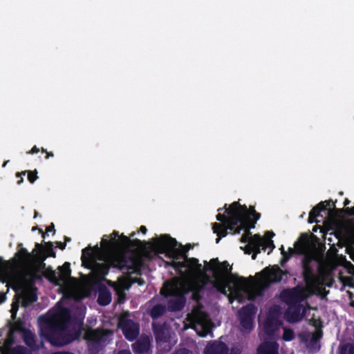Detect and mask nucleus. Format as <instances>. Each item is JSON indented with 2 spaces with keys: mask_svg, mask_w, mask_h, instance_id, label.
<instances>
[{
  "mask_svg": "<svg viewBox=\"0 0 354 354\" xmlns=\"http://www.w3.org/2000/svg\"><path fill=\"white\" fill-rule=\"evenodd\" d=\"M324 205L325 206V208H326V205H328V203H326V205L324 204Z\"/></svg>",
  "mask_w": 354,
  "mask_h": 354,
  "instance_id": "c03bdc74",
  "label": "nucleus"
},
{
  "mask_svg": "<svg viewBox=\"0 0 354 354\" xmlns=\"http://www.w3.org/2000/svg\"><path fill=\"white\" fill-rule=\"evenodd\" d=\"M80 325L70 319L69 311L57 307L41 326V334L53 345L64 346L80 335Z\"/></svg>",
  "mask_w": 354,
  "mask_h": 354,
  "instance_id": "423d86ee",
  "label": "nucleus"
},
{
  "mask_svg": "<svg viewBox=\"0 0 354 354\" xmlns=\"http://www.w3.org/2000/svg\"><path fill=\"white\" fill-rule=\"evenodd\" d=\"M175 354H192V352L187 349H181L178 351Z\"/></svg>",
  "mask_w": 354,
  "mask_h": 354,
  "instance_id": "cd10ccee",
  "label": "nucleus"
},
{
  "mask_svg": "<svg viewBox=\"0 0 354 354\" xmlns=\"http://www.w3.org/2000/svg\"><path fill=\"white\" fill-rule=\"evenodd\" d=\"M14 328H10L8 332V337L6 341L5 345L1 349V354H28V351L25 348L21 346L11 348L10 346V342L12 339V334L14 331Z\"/></svg>",
  "mask_w": 354,
  "mask_h": 354,
  "instance_id": "f8f14e48",
  "label": "nucleus"
},
{
  "mask_svg": "<svg viewBox=\"0 0 354 354\" xmlns=\"http://www.w3.org/2000/svg\"><path fill=\"white\" fill-rule=\"evenodd\" d=\"M225 212L228 214L227 218L221 214L216 216L217 220L224 222V224L216 223L213 224L212 229L217 235L225 236L227 230H230L234 234H236L239 233L241 230L245 229V233L242 235L241 241L245 243L244 246L245 252H250L253 251L255 252L252 255L253 259H255L257 253L260 252L261 248L265 250L266 246L272 244V241L263 239L257 234L252 236L249 231L250 227L248 225L250 215L254 214L257 216V218L259 217V214H256L254 209L250 212L245 206L241 207L238 203H234L226 209Z\"/></svg>",
  "mask_w": 354,
  "mask_h": 354,
  "instance_id": "20e7f679",
  "label": "nucleus"
},
{
  "mask_svg": "<svg viewBox=\"0 0 354 354\" xmlns=\"http://www.w3.org/2000/svg\"><path fill=\"white\" fill-rule=\"evenodd\" d=\"M52 228H53V225H52L51 227H50L48 228V231H50V230H52Z\"/></svg>",
  "mask_w": 354,
  "mask_h": 354,
  "instance_id": "79ce46f5",
  "label": "nucleus"
},
{
  "mask_svg": "<svg viewBox=\"0 0 354 354\" xmlns=\"http://www.w3.org/2000/svg\"><path fill=\"white\" fill-rule=\"evenodd\" d=\"M39 149L36 147H34L32 149V153H37Z\"/></svg>",
  "mask_w": 354,
  "mask_h": 354,
  "instance_id": "f704fd0d",
  "label": "nucleus"
},
{
  "mask_svg": "<svg viewBox=\"0 0 354 354\" xmlns=\"http://www.w3.org/2000/svg\"><path fill=\"white\" fill-rule=\"evenodd\" d=\"M294 338V333L292 330L284 328L283 339L286 341L292 340Z\"/></svg>",
  "mask_w": 354,
  "mask_h": 354,
  "instance_id": "b1692460",
  "label": "nucleus"
},
{
  "mask_svg": "<svg viewBox=\"0 0 354 354\" xmlns=\"http://www.w3.org/2000/svg\"><path fill=\"white\" fill-rule=\"evenodd\" d=\"M176 245V241L166 235L154 238L150 243L151 250L157 253H165L172 259L173 267L180 274V277L166 282L161 290L163 295L171 296L169 308L172 310H179L183 307V295L189 291H193V299L198 300L197 292L207 283L230 298L241 301L245 299H253L270 283L281 279V270L273 267L263 270L256 279L246 280L232 274V268L226 261L220 263L213 259L209 262L205 261V265L202 266L198 259L182 254Z\"/></svg>",
  "mask_w": 354,
  "mask_h": 354,
  "instance_id": "f257e3e1",
  "label": "nucleus"
},
{
  "mask_svg": "<svg viewBox=\"0 0 354 354\" xmlns=\"http://www.w3.org/2000/svg\"><path fill=\"white\" fill-rule=\"evenodd\" d=\"M346 211L349 215H354V207L352 208H347Z\"/></svg>",
  "mask_w": 354,
  "mask_h": 354,
  "instance_id": "c85d7f7f",
  "label": "nucleus"
},
{
  "mask_svg": "<svg viewBox=\"0 0 354 354\" xmlns=\"http://www.w3.org/2000/svg\"><path fill=\"white\" fill-rule=\"evenodd\" d=\"M53 354H74V353H71V352H66V351H59V352L54 353Z\"/></svg>",
  "mask_w": 354,
  "mask_h": 354,
  "instance_id": "7c9ffc66",
  "label": "nucleus"
},
{
  "mask_svg": "<svg viewBox=\"0 0 354 354\" xmlns=\"http://www.w3.org/2000/svg\"><path fill=\"white\" fill-rule=\"evenodd\" d=\"M130 239L126 236H124L123 237V241L121 243V245L123 248H127L129 247V244H130Z\"/></svg>",
  "mask_w": 354,
  "mask_h": 354,
  "instance_id": "bb28decb",
  "label": "nucleus"
},
{
  "mask_svg": "<svg viewBox=\"0 0 354 354\" xmlns=\"http://www.w3.org/2000/svg\"><path fill=\"white\" fill-rule=\"evenodd\" d=\"M97 301L98 303L102 306L109 304L111 301V294L106 290L101 291L99 294Z\"/></svg>",
  "mask_w": 354,
  "mask_h": 354,
  "instance_id": "a211bd4d",
  "label": "nucleus"
},
{
  "mask_svg": "<svg viewBox=\"0 0 354 354\" xmlns=\"http://www.w3.org/2000/svg\"><path fill=\"white\" fill-rule=\"evenodd\" d=\"M288 251L290 255L295 252L304 255L303 268L306 288L296 287L284 290L281 293V297L289 305L286 313V319L289 322H297L305 317L308 311H310V309L306 308L299 303L310 295L321 293L323 283L322 279L315 276L310 268L309 262L316 258V254L307 236H301L295 243V248H290Z\"/></svg>",
  "mask_w": 354,
  "mask_h": 354,
  "instance_id": "7ed1b4c3",
  "label": "nucleus"
},
{
  "mask_svg": "<svg viewBox=\"0 0 354 354\" xmlns=\"http://www.w3.org/2000/svg\"><path fill=\"white\" fill-rule=\"evenodd\" d=\"M150 339L148 337H142L133 344L136 354H149Z\"/></svg>",
  "mask_w": 354,
  "mask_h": 354,
  "instance_id": "4468645a",
  "label": "nucleus"
},
{
  "mask_svg": "<svg viewBox=\"0 0 354 354\" xmlns=\"http://www.w3.org/2000/svg\"><path fill=\"white\" fill-rule=\"evenodd\" d=\"M118 354H131L129 351L124 350L120 351Z\"/></svg>",
  "mask_w": 354,
  "mask_h": 354,
  "instance_id": "473e14b6",
  "label": "nucleus"
},
{
  "mask_svg": "<svg viewBox=\"0 0 354 354\" xmlns=\"http://www.w3.org/2000/svg\"><path fill=\"white\" fill-rule=\"evenodd\" d=\"M324 209H325V206L324 205V203H319L310 212V219H312L313 218L319 215V211Z\"/></svg>",
  "mask_w": 354,
  "mask_h": 354,
  "instance_id": "412c9836",
  "label": "nucleus"
},
{
  "mask_svg": "<svg viewBox=\"0 0 354 354\" xmlns=\"http://www.w3.org/2000/svg\"><path fill=\"white\" fill-rule=\"evenodd\" d=\"M23 337L26 344L32 349H38L42 344L41 342L36 343L34 335L30 331H24Z\"/></svg>",
  "mask_w": 354,
  "mask_h": 354,
  "instance_id": "f3484780",
  "label": "nucleus"
},
{
  "mask_svg": "<svg viewBox=\"0 0 354 354\" xmlns=\"http://www.w3.org/2000/svg\"><path fill=\"white\" fill-rule=\"evenodd\" d=\"M118 236V233L114 232L111 235V239L115 240L116 237Z\"/></svg>",
  "mask_w": 354,
  "mask_h": 354,
  "instance_id": "2f4dec72",
  "label": "nucleus"
},
{
  "mask_svg": "<svg viewBox=\"0 0 354 354\" xmlns=\"http://www.w3.org/2000/svg\"><path fill=\"white\" fill-rule=\"evenodd\" d=\"M348 203H349V201H347V200L344 202V205H348Z\"/></svg>",
  "mask_w": 354,
  "mask_h": 354,
  "instance_id": "ea45409f",
  "label": "nucleus"
},
{
  "mask_svg": "<svg viewBox=\"0 0 354 354\" xmlns=\"http://www.w3.org/2000/svg\"><path fill=\"white\" fill-rule=\"evenodd\" d=\"M228 349L223 342H214L206 346L205 354H227Z\"/></svg>",
  "mask_w": 354,
  "mask_h": 354,
  "instance_id": "2eb2a0df",
  "label": "nucleus"
},
{
  "mask_svg": "<svg viewBox=\"0 0 354 354\" xmlns=\"http://www.w3.org/2000/svg\"><path fill=\"white\" fill-rule=\"evenodd\" d=\"M112 334L109 330L87 328L84 333V339L91 342H105L106 337Z\"/></svg>",
  "mask_w": 354,
  "mask_h": 354,
  "instance_id": "9b49d317",
  "label": "nucleus"
},
{
  "mask_svg": "<svg viewBox=\"0 0 354 354\" xmlns=\"http://www.w3.org/2000/svg\"><path fill=\"white\" fill-rule=\"evenodd\" d=\"M165 311V306L162 305H156L151 310V315L153 318H156L162 315Z\"/></svg>",
  "mask_w": 354,
  "mask_h": 354,
  "instance_id": "aec40b11",
  "label": "nucleus"
},
{
  "mask_svg": "<svg viewBox=\"0 0 354 354\" xmlns=\"http://www.w3.org/2000/svg\"><path fill=\"white\" fill-rule=\"evenodd\" d=\"M348 272L352 275L351 277H342V280L346 285L353 286H354V266L350 264L348 268Z\"/></svg>",
  "mask_w": 354,
  "mask_h": 354,
  "instance_id": "6ab92c4d",
  "label": "nucleus"
},
{
  "mask_svg": "<svg viewBox=\"0 0 354 354\" xmlns=\"http://www.w3.org/2000/svg\"><path fill=\"white\" fill-rule=\"evenodd\" d=\"M119 326L127 339L133 340L139 333L138 324L129 319V314L124 313L121 315L119 320Z\"/></svg>",
  "mask_w": 354,
  "mask_h": 354,
  "instance_id": "1a4fd4ad",
  "label": "nucleus"
},
{
  "mask_svg": "<svg viewBox=\"0 0 354 354\" xmlns=\"http://www.w3.org/2000/svg\"><path fill=\"white\" fill-rule=\"evenodd\" d=\"M83 264L91 269L97 279H102L108 273L110 266L127 270L128 273L137 272L141 259L137 250H115L107 247L93 252L83 250Z\"/></svg>",
  "mask_w": 354,
  "mask_h": 354,
  "instance_id": "39448f33",
  "label": "nucleus"
},
{
  "mask_svg": "<svg viewBox=\"0 0 354 354\" xmlns=\"http://www.w3.org/2000/svg\"><path fill=\"white\" fill-rule=\"evenodd\" d=\"M131 283L126 277H120L117 283H113V286L118 296V301L122 303L124 300L125 294L124 291L128 290Z\"/></svg>",
  "mask_w": 354,
  "mask_h": 354,
  "instance_id": "ddd939ff",
  "label": "nucleus"
},
{
  "mask_svg": "<svg viewBox=\"0 0 354 354\" xmlns=\"http://www.w3.org/2000/svg\"><path fill=\"white\" fill-rule=\"evenodd\" d=\"M275 329L276 326L271 325L269 319L266 320V322L264 324V330L266 333L268 335H271Z\"/></svg>",
  "mask_w": 354,
  "mask_h": 354,
  "instance_id": "393cba45",
  "label": "nucleus"
},
{
  "mask_svg": "<svg viewBox=\"0 0 354 354\" xmlns=\"http://www.w3.org/2000/svg\"><path fill=\"white\" fill-rule=\"evenodd\" d=\"M257 354H278V344L275 342H265L258 348Z\"/></svg>",
  "mask_w": 354,
  "mask_h": 354,
  "instance_id": "dca6fc26",
  "label": "nucleus"
},
{
  "mask_svg": "<svg viewBox=\"0 0 354 354\" xmlns=\"http://www.w3.org/2000/svg\"><path fill=\"white\" fill-rule=\"evenodd\" d=\"M140 231L143 233H145L147 232V228L145 226H141L140 227Z\"/></svg>",
  "mask_w": 354,
  "mask_h": 354,
  "instance_id": "72a5a7b5",
  "label": "nucleus"
},
{
  "mask_svg": "<svg viewBox=\"0 0 354 354\" xmlns=\"http://www.w3.org/2000/svg\"><path fill=\"white\" fill-rule=\"evenodd\" d=\"M157 339H158V341L160 340V337L159 334H157Z\"/></svg>",
  "mask_w": 354,
  "mask_h": 354,
  "instance_id": "4c0bfd02",
  "label": "nucleus"
},
{
  "mask_svg": "<svg viewBox=\"0 0 354 354\" xmlns=\"http://www.w3.org/2000/svg\"><path fill=\"white\" fill-rule=\"evenodd\" d=\"M102 241L106 243V244H108V241L106 239H103Z\"/></svg>",
  "mask_w": 354,
  "mask_h": 354,
  "instance_id": "58836bf2",
  "label": "nucleus"
},
{
  "mask_svg": "<svg viewBox=\"0 0 354 354\" xmlns=\"http://www.w3.org/2000/svg\"><path fill=\"white\" fill-rule=\"evenodd\" d=\"M322 336V332L319 329H316L315 331L312 334L310 344H316Z\"/></svg>",
  "mask_w": 354,
  "mask_h": 354,
  "instance_id": "4be33fe9",
  "label": "nucleus"
},
{
  "mask_svg": "<svg viewBox=\"0 0 354 354\" xmlns=\"http://www.w3.org/2000/svg\"><path fill=\"white\" fill-rule=\"evenodd\" d=\"M219 240H220V238H218V239H216V242H217V243H218Z\"/></svg>",
  "mask_w": 354,
  "mask_h": 354,
  "instance_id": "37998d69",
  "label": "nucleus"
},
{
  "mask_svg": "<svg viewBox=\"0 0 354 354\" xmlns=\"http://www.w3.org/2000/svg\"><path fill=\"white\" fill-rule=\"evenodd\" d=\"M255 314V308L253 305H248L241 308L239 312V319L243 330L250 331L254 326L253 319Z\"/></svg>",
  "mask_w": 354,
  "mask_h": 354,
  "instance_id": "9d476101",
  "label": "nucleus"
},
{
  "mask_svg": "<svg viewBox=\"0 0 354 354\" xmlns=\"http://www.w3.org/2000/svg\"><path fill=\"white\" fill-rule=\"evenodd\" d=\"M281 249H283V247L281 248ZM282 254H283V257H284V258H287V259H288V258H289V257H290V255H289V256H287V255H286V252L283 251V250H282Z\"/></svg>",
  "mask_w": 354,
  "mask_h": 354,
  "instance_id": "c9c22d12",
  "label": "nucleus"
},
{
  "mask_svg": "<svg viewBox=\"0 0 354 354\" xmlns=\"http://www.w3.org/2000/svg\"><path fill=\"white\" fill-rule=\"evenodd\" d=\"M212 326V323L207 315L201 307H196L187 315L184 328H192L199 336L204 337L210 333Z\"/></svg>",
  "mask_w": 354,
  "mask_h": 354,
  "instance_id": "6e6552de",
  "label": "nucleus"
},
{
  "mask_svg": "<svg viewBox=\"0 0 354 354\" xmlns=\"http://www.w3.org/2000/svg\"><path fill=\"white\" fill-rule=\"evenodd\" d=\"M49 278L52 282L59 286L68 297L76 300L84 297L80 283L71 277L68 263H64L62 267H59L57 270L51 271Z\"/></svg>",
  "mask_w": 354,
  "mask_h": 354,
  "instance_id": "0eeeda50",
  "label": "nucleus"
},
{
  "mask_svg": "<svg viewBox=\"0 0 354 354\" xmlns=\"http://www.w3.org/2000/svg\"><path fill=\"white\" fill-rule=\"evenodd\" d=\"M341 354H354V346L350 344L342 346Z\"/></svg>",
  "mask_w": 354,
  "mask_h": 354,
  "instance_id": "5701e85b",
  "label": "nucleus"
},
{
  "mask_svg": "<svg viewBox=\"0 0 354 354\" xmlns=\"http://www.w3.org/2000/svg\"><path fill=\"white\" fill-rule=\"evenodd\" d=\"M25 174H26V171H23V172H21V173H18V174H17V177H19V176H20L21 175H24V176Z\"/></svg>",
  "mask_w": 354,
  "mask_h": 354,
  "instance_id": "e433bc0d",
  "label": "nucleus"
},
{
  "mask_svg": "<svg viewBox=\"0 0 354 354\" xmlns=\"http://www.w3.org/2000/svg\"><path fill=\"white\" fill-rule=\"evenodd\" d=\"M23 182V178H21V180L18 182L19 184Z\"/></svg>",
  "mask_w": 354,
  "mask_h": 354,
  "instance_id": "a19ab883",
  "label": "nucleus"
},
{
  "mask_svg": "<svg viewBox=\"0 0 354 354\" xmlns=\"http://www.w3.org/2000/svg\"><path fill=\"white\" fill-rule=\"evenodd\" d=\"M36 174V171H28V179L31 183H34L35 180L37 178Z\"/></svg>",
  "mask_w": 354,
  "mask_h": 354,
  "instance_id": "a878e982",
  "label": "nucleus"
},
{
  "mask_svg": "<svg viewBox=\"0 0 354 354\" xmlns=\"http://www.w3.org/2000/svg\"><path fill=\"white\" fill-rule=\"evenodd\" d=\"M17 255L19 259L18 264L7 262L0 266V279L7 281L16 292V300L10 310L13 317L19 304L26 307L36 301L32 282L35 278L39 277L44 266L41 247L39 243H36L31 253L21 248Z\"/></svg>",
  "mask_w": 354,
  "mask_h": 354,
  "instance_id": "f03ea898",
  "label": "nucleus"
},
{
  "mask_svg": "<svg viewBox=\"0 0 354 354\" xmlns=\"http://www.w3.org/2000/svg\"><path fill=\"white\" fill-rule=\"evenodd\" d=\"M265 236L266 239H270L274 236V233L272 232H267Z\"/></svg>",
  "mask_w": 354,
  "mask_h": 354,
  "instance_id": "c756f323",
  "label": "nucleus"
}]
</instances>
